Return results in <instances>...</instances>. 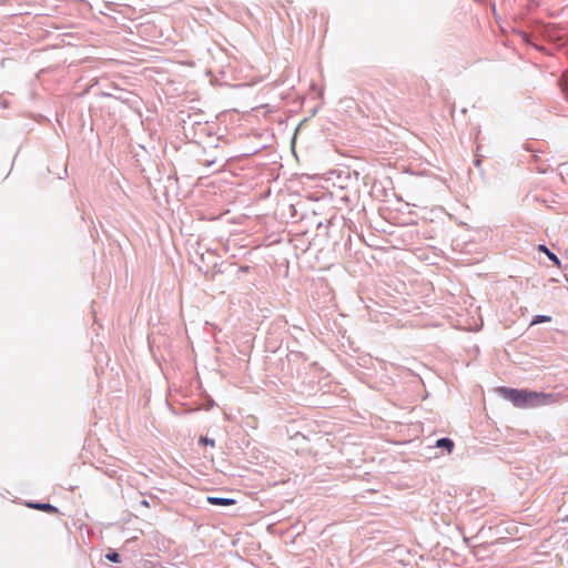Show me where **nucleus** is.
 <instances>
[{"instance_id": "7ed1b4c3", "label": "nucleus", "mask_w": 568, "mask_h": 568, "mask_svg": "<svg viewBox=\"0 0 568 568\" xmlns=\"http://www.w3.org/2000/svg\"><path fill=\"white\" fill-rule=\"evenodd\" d=\"M207 503L215 506H232L236 501L232 498L207 497Z\"/></svg>"}, {"instance_id": "39448f33", "label": "nucleus", "mask_w": 568, "mask_h": 568, "mask_svg": "<svg viewBox=\"0 0 568 568\" xmlns=\"http://www.w3.org/2000/svg\"><path fill=\"white\" fill-rule=\"evenodd\" d=\"M538 250H539L540 252H544V253L548 256V258H549V260H551V261H552L557 266H559V265H560V262H559L558 257H557L552 252H550V251L547 248V246H545V245H539Z\"/></svg>"}, {"instance_id": "0eeeda50", "label": "nucleus", "mask_w": 568, "mask_h": 568, "mask_svg": "<svg viewBox=\"0 0 568 568\" xmlns=\"http://www.w3.org/2000/svg\"><path fill=\"white\" fill-rule=\"evenodd\" d=\"M549 321H550L549 316H537V318L532 321V324L540 323V322H549Z\"/></svg>"}, {"instance_id": "20e7f679", "label": "nucleus", "mask_w": 568, "mask_h": 568, "mask_svg": "<svg viewBox=\"0 0 568 568\" xmlns=\"http://www.w3.org/2000/svg\"><path fill=\"white\" fill-rule=\"evenodd\" d=\"M436 446L439 448H446L450 453L454 448V443L449 438H440L437 440Z\"/></svg>"}, {"instance_id": "423d86ee", "label": "nucleus", "mask_w": 568, "mask_h": 568, "mask_svg": "<svg viewBox=\"0 0 568 568\" xmlns=\"http://www.w3.org/2000/svg\"><path fill=\"white\" fill-rule=\"evenodd\" d=\"M106 559H109L112 562H119L120 561V555L118 552H109L106 554Z\"/></svg>"}, {"instance_id": "6e6552de", "label": "nucleus", "mask_w": 568, "mask_h": 568, "mask_svg": "<svg viewBox=\"0 0 568 568\" xmlns=\"http://www.w3.org/2000/svg\"><path fill=\"white\" fill-rule=\"evenodd\" d=\"M201 442H204L205 444H211L212 446L214 445L213 440H209L206 438H201Z\"/></svg>"}, {"instance_id": "f257e3e1", "label": "nucleus", "mask_w": 568, "mask_h": 568, "mask_svg": "<svg viewBox=\"0 0 568 568\" xmlns=\"http://www.w3.org/2000/svg\"><path fill=\"white\" fill-rule=\"evenodd\" d=\"M499 393L519 408L546 406L558 402V397L555 394L538 393L527 389L501 387L499 388Z\"/></svg>"}, {"instance_id": "f03ea898", "label": "nucleus", "mask_w": 568, "mask_h": 568, "mask_svg": "<svg viewBox=\"0 0 568 568\" xmlns=\"http://www.w3.org/2000/svg\"><path fill=\"white\" fill-rule=\"evenodd\" d=\"M28 507L33 508V509H38V510H42V511H45V513H50V514H57L58 513V508L52 506V505H50V504L30 503V504H28Z\"/></svg>"}]
</instances>
